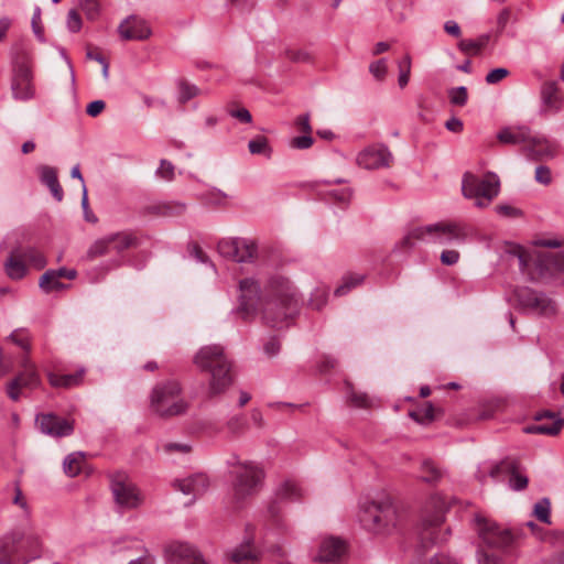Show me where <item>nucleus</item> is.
I'll list each match as a JSON object with an SVG mask.
<instances>
[{
	"instance_id": "obj_1",
	"label": "nucleus",
	"mask_w": 564,
	"mask_h": 564,
	"mask_svg": "<svg viewBox=\"0 0 564 564\" xmlns=\"http://www.w3.org/2000/svg\"><path fill=\"white\" fill-rule=\"evenodd\" d=\"M239 306L242 319H252L259 311L263 322L273 328L288 326L299 311V296L292 283L283 276L269 279L263 292L252 278L239 282Z\"/></svg>"
},
{
	"instance_id": "obj_2",
	"label": "nucleus",
	"mask_w": 564,
	"mask_h": 564,
	"mask_svg": "<svg viewBox=\"0 0 564 564\" xmlns=\"http://www.w3.org/2000/svg\"><path fill=\"white\" fill-rule=\"evenodd\" d=\"M449 503L440 494L432 495L423 509L422 520L419 531L417 552L420 554L427 551L431 546L447 541L451 530L441 531L445 519V512Z\"/></svg>"
},
{
	"instance_id": "obj_3",
	"label": "nucleus",
	"mask_w": 564,
	"mask_h": 564,
	"mask_svg": "<svg viewBox=\"0 0 564 564\" xmlns=\"http://www.w3.org/2000/svg\"><path fill=\"white\" fill-rule=\"evenodd\" d=\"M195 365L210 372L208 395L210 398L226 391L232 383L231 364L219 345L205 346L199 349L194 359Z\"/></svg>"
},
{
	"instance_id": "obj_4",
	"label": "nucleus",
	"mask_w": 564,
	"mask_h": 564,
	"mask_svg": "<svg viewBox=\"0 0 564 564\" xmlns=\"http://www.w3.org/2000/svg\"><path fill=\"white\" fill-rule=\"evenodd\" d=\"M514 254L518 258L520 271L531 275L532 280H546L564 273V251H534L530 253L518 247Z\"/></svg>"
},
{
	"instance_id": "obj_5",
	"label": "nucleus",
	"mask_w": 564,
	"mask_h": 564,
	"mask_svg": "<svg viewBox=\"0 0 564 564\" xmlns=\"http://www.w3.org/2000/svg\"><path fill=\"white\" fill-rule=\"evenodd\" d=\"M232 491L236 502H242L246 499L256 496L263 486L264 470L254 462L235 460L231 463Z\"/></svg>"
},
{
	"instance_id": "obj_6",
	"label": "nucleus",
	"mask_w": 564,
	"mask_h": 564,
	"mask_svg": "<svg viewBox=\"0 0 564 564\" xmlns=\"http://www.w3.org/2000/svg\"><path fill=\"white\" fill-rule=\"evenodd\" d=\"M398 512L389 497L361 505L359 522L369 532L386 533L395 527Z\"/></svg>"
},
{
	"instance_id": "obj_7",
	"label": "nucleus",
	"mask_w": 564,
	"mask_h": 564,
	"mask_svg": "<svg viewBox=\"0 0 564 564\" xmlns=\"http://www.w3.org/2000/svg\"><path fill=\"white\" fill-rule=\"evenodd\" d=\"M177 381L167 380L158 383L151 393V409L161 417H172L186 412L188 404L181 397Z\"/></svg>"
},
{
	"instance_id": "obj_8",
	"label": "nucleus",
	"mask_w": 564,
	"mask_h": 564,
	"mask_svg": "<svg viewBox=\"0 0 564 564\" xmlns=\"http://www.w3.org/2000/svg\"><path fill=\"white\" fill-rule=\"evenodd\" d=\"M46 263L44 254L37 248L19 245L10 251L4 270L10 279L21 280L26 274L28 267L41 270Z\"/></svg>"
},
{
	"instance_id": "obj_9",
	"label": "nucleus",
	"mask_w": 564,
	"mask_h": 564,
	"mask_svg": "<svg viewBox=\"0 0 564 564\" xmlns=\"http://www.w3.org/2000/svg\"><path fill=\"white\" fill-rule=\"evenodd\" d=\"M500 182L496 174L488 173L484 178L467 172L463 176L462 192L465 198L475 199L477 207H486L498 195Z\"/></svg>"
},
{
	"instance_id": "obj_10",
	"label": "nucleus",
	"mask_w": 564,
	"mask_h": 564,
	"mask_svg": "<svg viewBox=\"0 0 564 564\" xmlns=\"http://www.w3.org/2000/svg\"><path fill=\"white\" fill-rule=\"evenodd\" d=\"M423 227L426 241L438 245H462L470 234L469 226L463 221H438Z\"/></svg>"
},
{
	"instance_id": "obj_11",
	"label": "nucleus",
	"mask_w": 564,
	"mask_h": 564,
	"mask_svg": "<svg viewBox=\"0 0 564 564\" xmlns=\"http://www.w3.org/2000/svg\"><path fill=\"white\" fill-rule=\"evenodd\" d=\"M513 294L519 307L524 312L544 317L556 314V303L544 292L521 286L517 288Z\"/></svg>"
},
{
	"instance_id": "obj_12",
	"label": "nucleus",
	"mask_w": 564,
	"mask_h": 564,
	"mask_svg": "<svg viewBox=\"0 0 564 564\" xmlns=\"http://www.w3.org/2000/svg\"><path fill=\"white\" fill-rule=\"evenodd\" d=\"M137 245L138 238L132 232H113L95 240L87 250V258L93 260L112 252L121 254L123 251L137 247Z\"/></svg>"
},
{
	"instance_id": "obj_13",
	"label": "nucleus",
	"mask_w": 564,
	"mask_h": 564,
	"mask_svg": "<svg viewBox=\"0 0 564 564\" xmlns=\"http://www.w3.org/2000/svg\"><path fill=\"white\" fill-rule=\"evenodd\" d=\"M489 476L495 480H500L501 476H508V486L513 491H521L528 487L529 478L525 469L516 459H503L492 466Z\"/></svg>"
},
{
	"instance_id": "obj_14",
	"label": "nucleus",
	"mask_w": 564,
	"mask_h": 564,
	"mask_svg": "<svg viewBox=\"0 0 564 564\" xmlns=\"http://www.w3.org/2000/svg\"><path fill=\"white\" fill-rule=\"evenodd\" d=\"M217 250L224 258L236 262H250L257 256V245L246 238H224L217 245Z\"/></svg>"
},
{
	"instance_id": "obj_15",
	"label": "nucleus",
	"mask_w": 564,
	"mask_h": 564,
	"mask_svg": "<svg viewBox=\"0 0 564 564\" xmlns=\"http://www.w3.org/2000/svg\"><path fill=\"white\" fill-rule=\"evenodd\" d=\"M22 370L7 383V394L12 401L21 398L23 389H35L40 386L41 379L37 370L28 357L21 360Z\"/></svg>"
},
{
	"instance_id": "obj_16",
	"label": "nucleus",
	"mask_w": 564,
	"mask_h": 564,
	"mask_svg": "<svg viewBox=\"0 0 564 564\" xmlns=\"http://www.w3.org/2000/svg\"><path fill=\"white\" fill-rule=\"evenodd\" d=\"M475 522L479 536L488 546L503 549L511 544L513 536L508 529H502L481 516H476Z\"/></svg>"
},
{
	"instance_id": "obj_17",
	"label": "nucleus",
	"mask_w": 564,
	"mask_h": 564,
	"mask_svg": "<svg viewBox=\"0 0 564 564\" xmlns=\"http://www.w3.org/2000/svg\"><path fill=\"white\" fill-rule=\"evenodd\" d=\"M111 491L115 501L123 508H137L142 499L137 487L124 475L119 474L111 479Z\"/></svg>"
},
{
	"instance_id": "obj_18",
	"label": "nucleus",
	"mask_w": 564,
	"mask_h": 564,
	"mask_svg": "<svg viewBox=\"0 0 564 564\" xmlns=\"http://www.w3.org/2000/svg\"><path fill=\"white\" fill-rule=\"evenodd\" d=\"M11 88L17 100L26 101L34 97L33 73L26 62L23 61L15 65Z\"/></svg>"
},
{
	"instance_id": "obj_19",
	"label": "nucleus",
	"mask_w": 564,
	"mask_h": 564,
	"mask_svg": "<svg viewBox=\"0 0 564 564\" xmlns=\"http://www.w3.org/2000/svg\"><path fill=\"white\" fill-rule=\"evenodd\" d=\"M42 433L53 437L68 436L74 432V423L53 413L39 414L35 419Z\"/></svg>"
},
{
	"instance_id": "obj_20",
	"label": "nucleus",
	"mask_w": 564,
	"mask_h": 564,
	"mask_svg": "<svg viewBox=\"0 0 564 564\" xmlns=\"http://www.w3.org/2000/svg\"><path fill=\"white\" fill-rule=\"evenodd\" d=\"M392 156L382 143H371L362 150L357 156L359 166L372 170L388 166Z\"/></svg>"
},
{
	"instance_id": "obj_21",
	"label": "nucleus",
	"mask_w": 564,
	"mask_h": 564,
	"mask_svg": "<svg viewBox=\"0 0 564 564\" xmlns=\"http://www.w3.org/2000/svg\"><path fill=\"white\" fill-rule=\"evenodd\" d=\"M166 556L170 564H208L194 546L183 542L171 543Z\"/></svg>"
},
{
	"instance_id": "obj_22",
	"label": "nucleus",
	"mask_w": 564,
	"mask_h": 564,
	"mask_svg": "<svg viewBox=\"0 0 564 564\" xmlns=\"http://www.w3.org/2000/svg\"><path fill=\"white\" fill-rule=\"evenodd\" d=\"M301 497V489L291 481H285L276 491V499L268 507V516L276 527L281 525V502L295 501Z\"/></svg>"
},
{
	"instance_id": "obj_23",
	"label": "nucleus",
	"mask_w": 564,
	"mask_h": 564,
	"mask_svg": "<svg viewBox=\"0 0 564 564\" xmlns=\"http://www.w3.org/2000/svg\"><path fill=\"white\" fill-rule=\"evenodd\" d=\"M24 531L13 530L0 538V564H14V556L20 552Z\"/></svg>"
},
{
	"instance_id": "obj_24",
	"label": "nucleus",
	"mask_w": 564,
	"mask_h": 564,
	"mask_svg": "<svg viewBox=\"0 0 564 564\" xmlns=\"http://www.w3.org/2000/svg\"><path fill=\"white\" fill-rule=\"evenodd\" d=\"M346 551L347 547L343 540L328 538L321 543L315 561L323 563H337L345 556Z\"/></svg>"
},
{
	"instance_id": "obj_25",
	"label": "nucleus",
	"mask_w": 564,
	"mask_h": 564,
	"mask_svg": "<svg viewBox=\"0 0 564 564\" xmlns=\"http://www.w3.org/2000/svg\"><path fill=\"white\" fill-rule=\"evenodd\" d=\"M118 31L124 40H145L150 36L151 30L143 19L131 15L123 20Z\"/></svg>"
},
{
	"instance_id": "obj_26",
	"label": "nucleus",
	"mask_w": 564,
	"mask_h": 564,
	"mask_svg": "<svg viewBox=\"0 0 564 564\" xmlns=\"http://www.w3.org/2000/svg\"><path fill=\"white\" fill-rule=\"evenodd\" d=\"M260 557L261 553L253 546V539L250 536L227 554L228 561L234 564H257Z\"/></svg>"
},
{
	"instance_id": "obj_27",
	"label": "nucleus",
	"mask_w": 564,
	"mask_h": 564,
	"mask_svg": "<svg viewBox=\"0 0 564 564\" xmlns=\"http://www.w3.org/2000/svg\"><path fill=\"white\" fill-rule=\"evenodd\" d=\"M174 486L184 495H192L194 501L197 497L206 492L209 486V480L205 474L198 473L186 478L175 480Z\"/></svg>"
},
{
	"instance_id": "obj_28",
	"label": "nucleus",
	"mask_w": 564,
	"mask_h": 564,
	"mask_svg": "<svg viewBox=\"0 0 564 564\" xmlns=\"http://www.w3.org/2000/svg\"><path fill=\"white\" fill-rule=\"evenodd\" d=\"M560 152L557 143H524L522 153L528 160L546 162L554 159Z\"/></svg>"
},
{
	"instance_id": "obj_29",
	"label": "nucleus",
	"mask_w": 564,
	"mask_h": 564,
	"mask_svg": "<svg viewBox=\"0 0 564 564\" xmlns=\"http://www.w3.org/2000/svg\"><path fill=\"white\" fill-rule=\"evenodd\" d=\"M498 141H539L527 126H508L497 134Z\"/></svg>"
},
{
	"instance_id": "obj_30",
	"label": "nucleus",
	"mask_w": 564,
	"mask_h": 564,
	"mask_svg": "<svg viewBox=\"0 0 564 564\" xmlns=\"http://www.w3.org/2000/svg\"><path fill=\"white\" fill-rule=\"evenodd\" d=\"M186 210V204L181 202H162L147 207V212L159 217H176Z\"/></svg>"
},
{
	"instance_id": "obj_31",
	"label": "nucleus",
	"mask_w": 564,
	"mask_h": 564,
	"mask_svg": "<svg viewBox=\"0 0 564 564\" xmlns=\"http://www.w3.org/2000/svg\"><path fill=\"white\" fill-rule=\"evenodd\" d=\"M564 426V419H556L551 423H536L527 425L523 432L527 434H545L556 436Z\"/></svg>"
},
{
	"instance_id": "obj_32",
	"label": "nucleus",
	"mask_w": 564,
	"mask_h": 564,
	"mask_svg": "<svg viewBox=\"0 0 564 564\" xmlns=\"http://www.w3.org/2000/svg\"><path fill=\"white\" fill-rule=\"evenodd\" d=\"M490 34H481L475 40H462L458 43V48L460 52L467 55H478L489 43Z\"/></svg>"
},
{
	"instance_id": "obj_33",
	"label": "nucleus",
	"mask_w": 564,
	"mask_h": 564,
	"mask_svg": "<svg viewBox=\"0 0 564 564\" xmlns=\"http://www.w3.org/2000/svg\"><path fill=\"white\" fill-rule=\"evenodd\" d=\"M85 370L80 369L75 373L68 375H48V381L53 387H63V388H72L78 386L84 377Z\"/></svg>"
},
{
	"instance_id": "obj_34",
	"label": "nucleus",
	"mask_w": 564,
	"mask_h": 564,
	"mask_svg": "<svg viewBox=\"0 0 564 564\" xmlns=\"http://www.w3.org/2000/svg\"><path fill=\"white\" fill-rule=\"evenodd\" d=\"M421 479L422 481L436 485L445 475L444 470H442L433 460L424 459L421 464Z\"/></svg>"
},
{
	"instance_id": "obj_35",
	"label": "nucleus",
	"mask_w": 564,
	"mask_h": 564,
	"mask_svg": "<svg viewBox=\"0 0 564 564\" xmlns=\"http://www.w3.org/2000/svg\"><path fill=\"white\" fill-rule=\"evenodd\" d=\"M426 241L424 227L411 229L394 247V250H410L414 247V241Z\"/></svg>"
},
{
	"instance_id": "obj_36",
	"label": "nucleus",
	"mask_w": 564,
	"mask_h": 564,
	"mask_svg": "<svg viewBox=\"0 0 564 564\" xmlns=\"http://www.w3.org/2000/svg\"><path fill=\"white\" fill-rule=\"evenodd\" d=\"M85 455L82 452H75L67 455L63 462V468L69 477L77 476L82 470Z\"/></svg>"
},
{
	"instance_id": "obj_37",
	"label": "nucleus",
	"mask_w": 564,
	"mask_h": 564,
	"mask_svg": "<svg viewBox=\"0 0 564 564\" xmlns=\"http://www.w3.org/2000/svg\"><path fill=\"white\" fill-rule=\"evenodd\" d=\"M441 413H443L441 409L435 408L431 402H425L420 409L411 412L410 416L420 423H430Z\"/></svg>"
},
{
	"instance_id": "obj_38",
	"label": "nucleus",
	"mask_w": 564,
	"mask_h": 564,
	"mask_svg": "<svg viewBox=\"0 0 564 564\" xmlns=\"http://www.w3.org/2000/svg\"><path fill=\"white\" fill-rule=\"evenodd\" d=\"M542 99L546 107L558 110L560 108V98H558V91L556 83L554 82H547L542 86Z\"/></svg>"
},
{
	"instance_id": "obj_39",
	"label": "nucleus",
	"mask_w": 564,
	"mask_h": 564,
	"mask_svg": "<svg viewBox=\"0 0 564 564\" xmlns=\"http://www.w3.org/2000/svg\"><path fill=\"white\" fill-rule=\"evenodd\" d=\"M295 126L301 134L294 137L291 141H314L311 134L310 116L307 113L299 116L295 120Z\"/></svg>"
},
{
	"instance_id": "obj_40",
	"label": "nucleus",
	"mask_w": 564,
	"mask_h": 564,
	"mask_svg": "<svg viewBox=\"0 0 564 564\" xmlns=\"http://www.w3.org/2000/svg\"><path fill=\"white\" fill-rule=\"evenodd\" d=\"M77 275V272L76 270H68L66 268H59L57 270H47L40 279V288H45L47 281L50 279H55V278H66V279H69V280H73L75 279Z\"/></svg>"
},
{
	"instance_id": "obj_41",
	"label": "nucleus",
	"mask_w": 564,
	"mask_h": 564,
	"mask_svg": "<svg viewBox=\"0 0 564 564\" xmlns=\"http://www.w3.org/2000/svg\"><path fill=\"white\" fill-rule=\"evenodd\" d=\"M551 501L549 498H542L534 505L533 514L543 523H551Z\"/></svg>"
},
{
	"instance_id": "obj_42",
	"label": "nucleus",
	"mask_w": 564,
	"mask_h": 564,
	"mask_svg": "<svg viewBox=\"0 0 564 564\" xmlns=\"http://www.w3.org/2000/svg\"><path fill=\"white\" fill-rule=\"evenodd\" d=\"M362 274H349L344 278L343 284L335 290L336 296H343L347 294L352 288L359 285L364 281Z\"/></svg>"
},
{
	"instance_id": "obj_43",
	"label": "nucleus",
	"mask_w": 564,
	"mask_h": 564,
	"mask_svg": "<svg viewBox=\"0 0 564 564\" xmlns=\"http://www.w3.org/2000/svg\"><path fill=\"white\" fill-rule=\"evenodd\" d=\"M159 448L167 454V455H174V454H181L185 455L188 454L192 451V446L187 443H177V442H165L162 443Z\"/></svg>"
},
{
	"instance_id": "obj_44",
	"label": "nucleus",
	"mask_w": 564,
	"mask_h": 564,
	"mask_svg": "<svg viewBox=\"0 0 564 564\" xmlns=\"http://www.w3.org/2000/svg\"><path fill=\"white\" fill-rule=\"evenodd\" d=\"M328 290L325 286H317L311 294L308 304L314 310H321L327 302Z\"/></svg>"
},
{
	"instance_id": "obj_45",
	"label": "nucleus",
	"mask_w": 564,
	"mask_h": 564,
	"mask_svg": "<svg viewBox=\"0 0 564 564\" xmlns=\"http://www.w3.org/2000/svg\"><path fill=\"white\" fill-rule=\"evenodd\" d=\"M410 73H411V56L406 54L400 62H399V78L398 83L401 88H404L410 79Z\"/></svg>"
},
{
	"instance_id": "obj_46",
	"label": "nucleus",
	"mask_w": 564,
	"mask_h": 564,
	"mask_svg": "<svg viewBox=\"0 0 564 564\" xmlns=\"http://www.w3.org/2000/svg\"><path fill=\"white\" fill-rule=\"evenodd\" d=\"M41 549V540L34 533L24 532V539L20 545V551H25L30 553H39Z\"/></svg>"
},
{
	"instance_id": "obj_47",
	"label": "nucleus",
	"mask_w": 564,
	"mask_h": 564,
	"mask_svg": "<svg viewBox=\"0 0 564 564\" xmlns=\"http://www.w3.org/2000/svg\"><path fill=\"white\" fill-rule=\"evenodd\" d=\"M80 9L88 20H96L100 13V3L98 0H80Z\"/></svg>"
},
{
	"instance_id": "obj_48",
	"label": "nucleus",
	"mask_w": 564,
	"mask_h": 564,
	"mask_svg": "<svg viewBox=\"0 0 564 564\" xmlns=\"http://www.w3.org/2000/svg\"><path fill=\"white\" fill-rule=\"evenodd\" d=\"M227 427L234 436H238L246 431L247 420L242 415H235L227 422Z\"/></svg>"
},
{
	"instance_id": "obj_49",
	"label": "nucleus",
	"mask_w": 564,
	"mask_h": 564,
	"mask_svg": "<svg viewBox=\"0 0 564 564\" xmlns=\"http://www.w3.org/2000/svg\"><path fill=\"white\" fill-rule=\"evenodd\" d=\"M180 96L178 100L185 104L189 99L194 98L198 94V88L187 82H181L178 85Z\"/></svg>"
},
{
	"instance_id": "obj_50",
	"label": "nucleus",
	"mask_w": 564,
	"mask_h": 564,
	"mask_svg": "<svg viewBox=\"0 0 564 564\" xmlns=\"http://www.w3.org/2000/svg\"><path fill=\"white\" fill-rule=\"evenodd\" d=\"M327 195L334 202L346 205L351 197V192L348 187L332 188L327 191Z\"/></svg>"
},
{
	"instance_id": "obj_51",
	"label": "nucleus",
	"mask_w": 564,
	"mask_h": 564,
	"mask_svg": "<svg viewBox=\"0 0 564 564\" xmlns=\"http://www.w3.org/2000/svg\"><path fill=\"white\" fill-rule=\"evenodd\" d=\"M227 194L220 189L213 188L203 195V200L207 205L220 206L225 203Z\"/></svg>"
},
{
	"instance_id": "obj_52",
	"label": "nucleus",
	"mask_w": 564,
	"mask_h": 564,
	"mask_svg": "<svg viewBox=\"0 0 564 564\" xmlns=\"http://www.w3.org/2000/svg\"><path fill=\"white\" fill-rule=\"evenodd\" d=\"M468 99L467 88L459 86L449 90V100L455 106H465Z\"/></svg>"
},
{
	"instance_id": "obj_53",
	"label": "nucleus",
	"mask_w": 564,
	"mask_h": 564,
	"mask_svg": "<svg viewBox=\"0 0 564 564\" xmlns=\"http://www.w3.org/2000/svg\"><path fill=\"white\" fill-rule=\"evenodd\" d=\"M8 338L25 351L30 350V338L24 330L15 329L9 335Z\"/></svg>"
},
{
	"instance_id": "obj_54",
	"label": "nucleus",
	"mask_w": 564,
	"mask_h": 564,
	"mask_svg": "<svg viewBox=\"0 0 564 564\" xmlns=\"http://www.w3.org/2000/svg\"><path fill=\"white\" fill-rule=\"evenodd\" d=\"M369 72L376 79L382 80L388 72L387 61L384 58H380L371 63L369 66Z\"/></svg>"
},
{
	"instance_id": "obj_55",
	"label": "nucleus",
	"mask_w": 564,
	"mask_h": 564,
	"mask_svg": "<svg viewBox=\"0 0 564 564\" xmlns=\"http://www.w3.org/2000/svg\"><path fill=\"white\" fill-rule=\"evenodd\" d=\"M249 152L253 155H260L265 159H270L272 154V148L270 143H248Z\"/></svg>"
},
{
	"instance_id": "obj_56",
	"label": "nucleus",
	"mask_w": 564,
	"mask_h": 564,
	"mask_svg": "<svg viewBox=\"0 0 564 564\" xmlns=\"http://www.w3.org/2000/svg\"><path fill=\"white\" fill-rule=\"evenodd\" d=\"M509 74V69L505 67L495 68L487 74L486 83L489 85H496L508 77Z\"/></svg>"
},
{
	"instance_id": "obj_57",
	"label": "nucleus",
	"mask_w": 564,
	"mask_h": 564,
	"mask_svg": "<svg viewBox=\"0 0 564 564\" xmlns=\"http://www.w3.org/2000/svg\"><path fill=\"white\" fill-rule=\"evenodd\" d=\"M32 29H33L35 36L41 42H44L45 41L44 30H43V26L41 25V9L39 7H36L33 12Z\"/></svg>"
},
{
	"instance_id": "obj_58",
	"label": "nucleus",
	"mask_w": 564,
	"mask_h": 564,
	"mask_svg": "<svg viewBox=\"0 0 564 564\" xmlns=\"http://www.w3.org/2000/svg\"><path fill=\"white\" fill-rule=\"evenodd\" d=\"M66 24L67 29L73 33H76L82 29V18L75 9L68 11Z\"/></svg>"
},
{
	"instance_id": "obj_59",
	"label": "nucleus",
	"mask_w": 564,
	"mask_h": 564,
	"mask_svg": "<svg viewBox=\"0 0 564 564\" xmlns=\"http://www.w3.org/2000/svg\"><path fill=\"white\" fill-rule=\"evenodd\" d=\"M41 181L43 184H45L47 187H50L52 184H54L55 182L58 181L56 171L50 166H42L41 167Z\"/></svg>"
},
{
	"instance_id": "obj_60",
	"label": "nucleus",
	"mask_w": 564,
	"mask_h": 564,
	"mask_svg": "<svg viewBox=\"0 0 564 564\" xmlns=\"http://www.w3.org/2000/svg\"><path fill=\"white\" fill-rule=\"evenodd\" d=\"M156 174L166 181L173 180V177H174L173 164L166 160H161V164L156 171Z\"/></svg>"
},
{
	"instance_id": "obj_61",
	"label": "nucleus",
	"mask_w": 564,
	"mask_h": 564,
	"mask_svg": "<svg viewBox=\"0 0 564 564\" xmlns=\"http://www.w3.org/2000/svg\"><path fill=\"white\" fill-rule=\"evenodd\" d=\"M479 564H502L501 558L494 552L479 551L478 553Z\"/></svg>"
},
{
	"instance_id": "obj_62",
	"label": "nucleus",
	"mask_w": 564,
	"mask_h": 564,
	"mask_svg": "<svg viewBox=\"0 0 564 564\" xmlns=\"http://www.w3.org/2000/svg\"><path fill=\"white\" fill-rule=\"evenodd\" d=\"M535 181L544 185L550 184L552 181L550 169L545 165H539L535 169Z\"/></svg>"
},
{
	"instance_id": "obj_63",
	"label": "nucleus",
	"mask_w": 564,
	"mask_h": 564,
	"mask_svg": "<svg viewBox=\"0 0 564 564\" xmlns=\"http://www.w3.org/2000/svg\"><path fill=\"white\" fill-rule=\"evenodd\" d=\"M281 344L276 337L270 338L263 346L264 354L268 357H274L280 352Z\"/></svg>"
},
{
	"instance_id": "obj_64",
	"label": "nucleus",
	"mask_w": 564,
	"mask_h": 564,
	"mask_svg": "<svg viewBox=\"0 0 564 564\" xmlns=\"http://www.w3.org/2000/svg\"><path fill=\"white\" fill-rule=\"evenodd\" d=\"M441 262L445 265H454L459 260V252L456 250H444L441 253Z\"/></svg>"
}]
</instances>
